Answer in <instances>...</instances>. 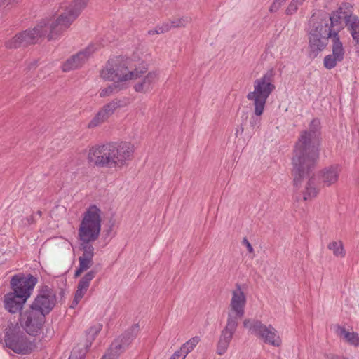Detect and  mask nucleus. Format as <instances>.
Here are the masks:
<instances>
[{
  "label": "nucleus",
  "instance_id": "a211bd4d",
  "mask_svg": "<svg viewBox=\"0 0 359 359\" xmlns=\"http://www.w3.org/2000/svg\"><path fill=\"white\" fill-rule=\"evenodd\" d=\"M96 271L94 270L87 272L79 281L77 289L75 292L73 303L78 304L87 292L90 283L92 280L95 277Z\"/></svg>",
  "mask_w": 359,
  "mask_h": 359
},
{
  "label": "nucleus",
  "instance_id": "6ab92c4d",
  "mask_svg": "<svg viewBox=\"0 0 359 359\" xmlns=\"http://www.w3.org/2000/svg\"><path fill=\"white\" fill-rule=\"evenodd\" d=\"M345 23L353 38L356 52L359 53V19L355 15H349L345 18Z\"/></svg>",
  "mask_w": 359,
  "mask_h": 359
},
{
  "label": "nucleus",
  "instance_id": "7ed1b4c3",
  "mask_svg": "<svg viewBox=\"0 0 359 359\" xmlns=\"http://www.w3.org/2000/svg\"><path fill=\"white\" fill-rule=\"evenodd\" d=\"M103 212L96 205L88 207L82 215L78 229V238L82 255L79 257V267L74 277H79L93 264L94 248L92 243L100 235Z\"/></svg>",
  "mask_w": 359,
  "mask_h": 359
},
{
  "label": "nucleus",
  "instance_id": "f257e3e1",
  "mask_svg": "<svg viewBox=\"0 0 359 359\" xmlns=\"http://www.w3.org/2000/svg\"><path fill=\"white\" fill-rule=\"evenodd\" d=\"M320 128L319 120H312L309 128L300 133L294 149L292 159L294 185L298 188L305 182V189L303 191L304 201L316 197L318 193L316 180L311 175V170L319 156Z\"/></svg>",
  "mask_w": 359,
  "mask_h": 359
},
{
  "label": "nucleus",
  "instance_id": "9b49d317",
  "mask_svg": "<svg viewBox=\"0 0 359 359\" xmlns=\"http://www.w3.org/2000/svg\"><path fill=\"white\" fill-rule=\"evenodd\" d=\"M247 297L243 287L236 284L231 292V298L229 306L228 318H232L238 323V320L245 314Z\"/></svg>",
  "mask_w": 359,
  "mask_h": 359
},
{
  "label": "nucleus",
  "instance_id": "7c9ffc66",
  "mask_svg": "<svg viewBox=\"0 0 359 359\" xmlns=\"http://www.w3.org/2000/svg\"><path fill=\"white\" fill-rule=\"evenodd\" d=\"M339 62H341V60L337 59L332 54H330L325 57L323 64L326 69H332L335 67L337 64Z\"/></svg>",
  "mask_w": 359,
  "mask_h": 359
},
{
  "label": "nucleus",
  "instance_id": "79ce46f5",
  "mask_svg": "<svg viewBox=\"0 0 359 359\" xmlns=\"http://www.w3.org/2000/svg\"><path fill=\"white\" fill-rule=\"evenodd\" d=\"M156 31H158V26L155 29H151V30L148 31V34L149 35H154V34H161L160 32H157Z\"/></svg>",
  "mask_w": 359,
  "mask_h": 359
},
{
  "label": "nucleus",
  "instance_id": "423d86ee",
  "mask_svg": "<svg viewBox=\"0 0 359 359\" xmlns=\"http://www.w3.org/2000/svg\"><path fill=\"white\" fill-rule=\"evenodd\" d=\"M275 76V69L269 68L254 81L253 91L248 93L246 96L254 106V113L257 116L262 115L268 98L276 89Z\"/></svg>",
  "mask_w": 359,
  "mask_h": 359
},
{
  "label": "nucleus",
  "instance_id": "f3484780",
  "mask_svg": "<svg viewBox=\"0 0 359 359\" xmlns=\"http://www.w3.org/2000/svg\"><path fill=\"white\" fill-rule=\"evenodd\" d=\"M316 15L328 28L337 30V34L342 27L341 20L348 16L344 15L341 8L333 12L331 15L321 13Z\"/></svg>",
  "mask_w": 359,
  "mask_h": 359
},
{
  "label": "nucleus",
  "instance_id": "37998d69",
  "mask_svg": "<svg viewBox=\"0 0 359 359\" xmlns=\"http://www.w3.org/2000/svg\"><path fill=\"white\" fill-rule=\"evenodd\" d=\"M328 359H344V358H340V357H339V356H338V355H330V357H328Z\"/></svg>",
  "mask_w": 359,
  "mask_h": 359
},
{
  "label": "nucleus",
  "instance_id": "f03ea898",
  "mask_svg": "<svg viewBox=\"0 0 359 359\" xmlns=\"http://www.w3.org/2000/svg\"><path fill=\"white\" fill-rule=\"evenodd\" d=\"M90 0H71L62 6V11L57 16L43 19L36 26L16 34L6 42L8 48H18L36 43L39 38L46 36L48 41L59 38L80 15Z\"/></svg>",
  "mask_w": 359,
  "mask_h": 359
},
{
  "label": "nucleus",
  "instance_id": "c85d7f7f",
  "mask_svg": "<svg viewBox=\"0 0 359 359\" xmlns=\"http://www.w3.org/2000/svg\"><path fill=\"white\" fill-rule=\"evenodd\" d=\"M79 67L80 66L74 55L64 62L62 68L63 72H69Z\"/></svg>",
  "mask_w": 359,
  "mask_h": 359
},
{
  "label": "nucleus",
  "instance_id": "a878e982",
  "mask_svg": "<svg viewBox=\"0 0 359 359\" xmlns=\"http://www.w3.org/2000/svg\"><path fill=\"white\" fill-rule=\"evenodd\" d=\"M200 338L194 337L184 343L179 350H177L184 358L194 350L196 345L199 343Z\"/></svg>",
  "mask_w": 359,
  "mask_h": 359
},
{
  "label": "nucleus",
  "instance_id": "473e14b6",
  "mask_svg": "<svg viewBox=\"0 0 359 359\" xmlns=\"http://www.w3.org/2000/svg\"><path fill=\"white\" fill-rule=\"evenodd\" d=\"M121 88V86L116 83L109 85L108 87L102 89L100 93V96L104 97L111 95L114 92L118 91Z\"/></svg>",
  "mask_w": 359,
  "mask_h": 359
},
{
  "label": "nucleus",
  "instance_id": "aec40b11",
  "mask_svg": "<svg viewBox=\"0 0 359 359\" xmlns=\"http://www.w3.org/2000/svg\"><path fill=\"white\" fill-rule=\"evenodd\" d=\"M340 169L338 165H331L324 168L320 175L321 182L324 186H331L339 179Z\"/></svg>",
  "mask_w": 359,
  "mask_h": 359
},
{
  "label": "nucleus",
  "instance_id": "6e6552de",
  "mask_svg": "<svg viewBox=\"0 0 359 359\" xmlns=\"http://www.w3.org/2000/svg\"><path fill=\"white\" fill-rule=\"evenodd\" d=\"M243 326L250 334L262 340L265 344L275 347L281 346V338L278 331L271 325H266L260 320L248 318L244 320Z\"/></svg>",
  "mask_w": 359,
  "mask_h": 359
},
{
  "label": "nucleus",
  "instance_id": "39448f33",
  "mask_svg": "<svg viewBox=\"0 0 359 359\" xmlns=\"http://www.w3.org/2000/svg\"><path fill=\"white\" fill-rule=\"evenodd\" d=\"M144 72L138 70L130 58L119 57L109 60L100 74L104 79L114 81L121 86L140 77Z\"/></svg>",
  "mask_w": 359,
  "mask_h": 359
},
{
  "label": "nucleus",
  "instance_id": "72a5a7b5",
  "mask_svg": "<svg viewBox=\"0 0 359 359\" xmlns=\"http://www.w3.org/2000/svg\"><path fill=\"white\" fill-rule=\"evenodd\" d=\"M305 0H292L285 10L287 15H292L297 11Z\"/></svg>",
  "mask_w": 359,
  "mask_h": 359
},
{
  "label": "nucleus",
  "instance_id": "9d476101",
  "mask_svg": "<svg viewBox=\"0 0 359 359\" xmlns=\"http://www.w3.org/2000/svg\"><path fill=\"white\" fill-rule=\"evenodd\" d=\"M37 280L33 276H24L22 274L15 275L11 280V286L13 293L18 296L19 299L26 302L30 297Z\"/></svg>",
  "mask_w": 359,
  "mask_h": 359
},
{
  "label": "nucleus",
  "instance_id": "4c0bfd02",
  "mask_svg": "<svg viewBox=\"0 0 359 359\" xmlns=\"http://www.w3.org/2000/svg\"><path fill=\"white\" fill-rule=\"evenodd\" d=\"M260 116H257L255 114V116H252L250 120V125L252 129L258 128L260 126L261 118Z\"/></svg>",
  "mask_w": 359,
  "mask_h": 359
},
{
  "label": "nucleus",
  "instance_id": "dca6fc26",
  "mask_svg": "<svg viewBox=\"0 0 359 359\" xmlns=\"http://www.w3.org/2000/svg\"><path fill=\"white\" fill-rule=\"evenodd\" d=\"M102 329V325L97 323L92 325L86 331L87 342L81 348L75 347L72 351L69 359H83L88 348L91 346L92 341L95 339L96 336Z\"/></svg>",
  "mask_w": 359,
  "mask_h": 359
},
{
  "label": "nucleus",
  "instance_id": "f704fd0d",
  "mask_svg": "<svg viewBox=\"0 0 359 359\" xmlns=\"http://www.w3.org/2000/svg\"><path fill=\"white\" fill-rule=\"evenodd\" d=\"M305 0H292L285 10L287 15H292L297 11Z\"/></svg>",
  "mask_w": 359,
  "mask_h": 359
},
{
  "label": "nucleus",
  "instance_id": "f8f14e48",
  "mask_svg": "<svg viewBox=\"0 0 359 359\" xmlns=\"http://www.w3.org/2000/svg\"><path fill=\"white\" fill-rule=\"evenodd\" d=\"M138 331V325H133L126 333L113 341L108 352L102 359H116L135 338Z\"/></svg>",
  "mask_w": 359,
  "mask_h": 359
},
{
  "label": "nucleus",
  "instance_id": "a18cd8bd",
  "mask_svg": "<svg viewBox=\"0 0 359 359\" xmlns=\"http://www.w3.org/2000/svg\"><path fill=\"white\" fill-rule=\"evenodd\" d=\"M37 215L41 217V211H38L37 212Z\"/></svg>",
  "mask_w": 359,
  "mask_h": 359
},
{
  "label": "nucleus",
  "instance_id": "c03bdc74",
  "mask_svg": "<svg viewBox=\"0 0 359 359\" xmlns=\"http://www.w3.org/2000/svg\"><path fill=\"white\" fill-rule=\"evenodd\" d=\"M77 304H75L74 303H73V302H72V305H71V307L72 308H74V306H76Z\"/></svg>",
  "mask_w": 359,
  "mask_h": 359
},
{
  "label": "nucleus",
  "instance_id": "a19ab883",
  "mask_svg": "<svg viewBox=\"0 0 359 359\" xmlns=\"http://www.w3.org/2000/svg\"><path fill=\"white\" fill-rule=\"evenodd\" d=\"M243 127L242 126H240L239 127L236 128L235 135L236 137H238L239 135H241L243 133Z\"/></svg>",
  "mask_w": 359,
  "mask_h": 359
},
{
  "label": "nucleus",
  "instance_id": "5701e85b",
  "mask_svg": "<svg viewBox=\"0 0 359 359\" xmlns=\"http://www.w3.org/2000/svg\"><path fill=\"white\" fill-rule=\"evenodd\" d=\"M337 334L344 341L354 346H359V334L355 332H349L344 327L339 326L337 330Z\"/></svg>",
  "mask_w": 359,
  "mask_h": 359
},
{
  "label": "nucleus",
  "instance_id": "bb28decb",
  "mask_svg": "<svg viewBox=\"0 0 359 359\" xmlns=\"http://www.w3.org/2000/svg\"><path fill=\"white\" fill-rule=\"evenodd\" d=\"M327 248L332 251L334 256L337 257H344L346 255L343 243L341 241H333L330 242Z\"/></svg>",
  "mask_w": 359,
  "mask_h": 359
},
{
  "label": "nucleus",
  "instance_id": "412c9836",
  "mask_svg": "<svg viewBox=\"0 0 359 359\" xmlns=\"http://www.w3.org/2000/svg\"><path fill=\"white\" fill-rule=\"evenodd\" d=\"M158 79V74L156 72H149L141 82H138L134 86V88L138 93L149 92L153 88Z\"/></svg>",
  "mask_w": 359,
  "mask_h": 359
},
{
  "label": "nucleus",
  "instance_id": "b1692460",
  "mask_svg": "<svg viewBox=\"0 0 359 359\" xmlns=\"http://www.w3.org/2000/svg\"><path fill=\"white\" fill-rule=\"evenodd\" d=\"M97 50V46L90 44L83 50H81L77 54L74 55L80 67L88 60Z\"/></svg>",
  "mask_w": 359,
  "mask_h": 359
},
{
  "label": "nucleus",
  "instance_id": "58836bf2",
  "mask_svg": "<svg viewBox=\"0 0 359 359\" xmlns=\"http://www.w3.org/2000/svg\"><path fill=\"white\" fill-rule=\"evenodd\" d=\"M243 244L246 247L249 253L254 255V249L247 238L243 240Z\"/></svg>",
  "mask_w": 359,
  "mask_h": 359
},
{
  "label": "nucleus",
  "instance_id": "20e7f679",
  "mask_svg": "<svg viewBox=\"0 0 359 359\" xmlns=\"http://www.w3.org/2000/svg\"><path fill=\"white\" fill-rule=\"evenodd\" d=\"M133 147L128 142L96 145L89 149L88 159L93 165L108 168H121L131 159Z\"/></svg>",
  "mask_w": 359,
  "mask_h": 359
},
{
  "label": "nucleus",
  "instance_id": "ddd939ff",
  "mask_svg": "<svg viewBox=\"0 0 359 359\" xmlns=\"http://www.w3.org/2000/svg\"><path fill=\"white\" fill-rule=\"evenodd\" d=\"M45 321L43 313L29 308L20 314V324L30 335L36 334L41 329Z\"/></svg>",
  "mask_w": 359,
  "mask_h": 359
},
{
  "label": "nucleus",
  "instance_id": "ea45409f",
  "mask_svg": "<svg viewBox=\"0 0 359 359\" xmlns=\"http://www.w3.org/2000/svg\"><path fill=\"white\" fill-rule=\"evenodd\" d=\"M169 359H185L178 351H176Z\"/></svg>",
  "mask_w": 359,
  "mask_h": 359
},
{
  "label": "nucleus",
  "instance_id": "4be33fe9",
  "mask_svg": "<svg viewBox=\"0 0 359 359\" xmlns=\"http://www.w3.org/2000/svg\"><path fill=\"white\" fill-rule=\"evenodd\" d=\"M4 302L5 309L8 312L11 313H15L22 309V305L25 302H23L22 299H19L16 294L13 292H9L4 296Z\"/></svg>",
  "mask_w": 359,
  "mask_h": 359
},
{
  "label": "nucleus",
  "instance_id": "2f4dec72",
  "mask_svg": "<svg viewBox=\"0 0 359 359\" xmlns=\"http://www.w3.org/2000/svg\"><path fill=\"white\" fill-rule=\"evenodd\" d=\"M107 120V118H105L102 113H101V111H99L97 113V114L92 118V120L88 123V127L90 128H95L102 124V123H104Z\"/></svg>",
  "mask_w": 359,
  "mask_h": 359
},
{
  "label": "nucleus",
  "instance_id": "e433bc0d",
  "mask_svg": "<svg viewBox=\"0 0 359 359\" xmlns=\"http://www.w3.org/2000/svg\"><path fill=\"white\" fill-rule=\"evenodd\" d=\"M285 1L286 0H274L269 8L270 12H276Z\"/></svg>",
  "mask_w": 359,
  "mask_h": 359
},
{
  "label": "nucleus",
  "instance_id": "1a4fd4ad",
  "mask_svg": "<svg viewBox=\"0 0 359 359\" xmlns=\"http://www.w3.org/2000/svg\"><path fill=\"white\" fill-rule=\"evenodd\" d=\"M4 341L7 348L18 354H28L35 348L33 341L23 332L15 328L6 331Z\"/></svg>",
  "mask_w": 359,
  "mask_h": 359
},
{
  "label": "nucleus",
  "instance_id": "0eeeda50",
  "mask_svg": "<svg viewBox=\"0 0 359 359\" xmlns=\"http://www.w3.org/2000/svg\"><path fill=\"white\" fill-rule=\"evenodd\" d=\"M337 30L328 28L316 15H312L309 21L307 29L309 56L316 57L328 44Z\"/></svg>",
  "mask_w": 359,
  "mask_h": 359
},
{
  "label": "nucleus",
  "instance_id": "4468645a",
  "mask_svg": "<svg viewBox=\"0 0 359 359\" xmlns=\"http://www.w3.org/2000/svg\"><path fill=\"white\" fill-rule=\"evenodd\" d=\"M55 301V294L48 287L45 286L41 290L30 308L46 316L53 309Z\"/></svg>",
  "mask_w": 359,
  "mask_h": 359
},
{
  "label": "nucleus",
  "instance_id": "c9c22d12",
  "mask_svg": "<svg viewBox=\"0 0 359 359\" xmlns=\"http://www.w3.org/2000/svg\"><path fill=\"white\" fill-rule=\"evenodd\" d=\"M172 28L171 22H163L161 25H158V31L157 32H160L161 34H163L168 32Z\"/></svg>",
  "mask_w": 359,
  "mask_h": 359
},
{
  "label": "nucleus",
  "instance_id": "c756f323",
  "mask_svg": "<svg viewBox=\"0 0 359 359\" xmlns=\"http://www.w3.org/2000/svg\"><path fill=\"white\" fill-rule=\"evenodd\" d=\"M191 21V18L188 16H183L181 18H178L172 20L171 22L172 28H180L184 27L190 23Z\"/></svg>",
  "mask_w": 359,
  "mask_h": 359
},
{
  "label": "nucleus",
  "instance_id": "cd10ccee",
  "mask_svg": "<svg viewBox=\"0 0 359 359\" xmlns=\"http://www.w3.org/2000/svg\"><path fill=\"white\" fill-rule=\"evenodd\" d=\"M118 104L116 102H111L105 104L100 111L107 119L113 114L114 111L117 109Z\"/></svg>",
  "mask_w": 359,
  "mask_h": 359
},
{
  "label": "nucleus",
  "instance_id": "393cba45",
  "mask_svg": "<svg viewBox=\"0 0 359 359\" xmlns=\"http://www.w3.org/2000/svg\"><path fill=\"white\" fill-rule=\"evenodd\" d=\"M332 55L342 61L344 57L345 51L337 32L334 33V36L332 38Z\"/></svg>",
  "mask_w": 359,
  "mask_h": 359
},
{
  "label": "nucleus",
  "instance_id": "2eb2a0df",
  "mask_svg": "<svg viewBox=\"0 0 359 359\" xmlns=\"http://www.w3.org/2000/svg\"><path fill=\"white\" fill-rule=\"evenodd\" d=\"M238 325V322L231 317L227 318L226 326L222 330L217 344V353L219 355H223L227 351Z\"/></svg>",
  "mask_w": 359,
  "mask_h": 359
}]
</instances>
